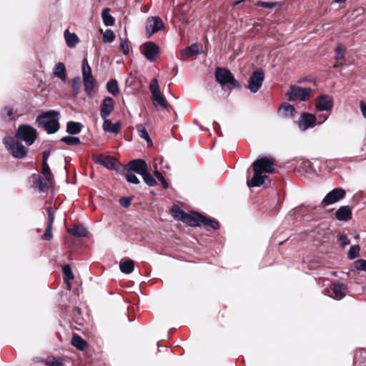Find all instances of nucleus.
Wrapping results in <instances>:
<instances>
[{"instance_id":"79ce46f5","label":"nucleus","mask_w":366,"mask_h":366,"mask_svg":"<svg viewBox=\"0 0 366 366\" xmlns=\"http://www.w3.org/2000/svg\"><path fill=\"white\" fill-rule=\"evenodd\" d=\"M115 39L114 33L111 29H107L103 35V41L107 43H112Z\"/></svg>"},{"instance_id":"9b49d317","label":"nucleus","mask_w":366,"mask_h":366,"mask_svg":"<svg viewBox=\"0 0 366 366\" xmlns=\"http://www.w3.org/2000/svg\"><path fill=\"white\" fill-rule=\"evenodd\" d=\"M142 54L148 61L153 62L159 54V47L152 41H147L142 46Z\"/></svg>"},{"instance_id":"f704fd0d","label":"nucleus","mask_w":366,"mask_h":366,"mask_svg":"<svg viewBox=\"0 0 366 366\" xmlns=\"http://www.w3.org/2000/svg\"><path fill=\"white\" fill-rule=\"evenodd\" d=\"M144 182L149 187H154L157 184L156 179L147 171V169L141 175Z\"/></svg>"},{"instance_id":"c756f323","label":"nucleus","mask_w":366,"mask_h":366,"mask_svg":"<svg viewBox=\"0 0 366 366\" xmlns=\"http://www.w3.org/2000/svg\"><path fill=\"white\" fill-rule=\"evenodd\" d=\"M136 129L137 130L139 136L147 142L148 146H152V139H150L149 135L145 127L142 124H139L136 126Z\"/></svg>"},{"instance_id":"4be33fe9","label":"nucleus","mask_w":366,"mask_h":366,"mask_svg":"<svg viewBox=\"0 0 366 366\" xmlns=\"http://www.w3.org/2000/svg\"><path fill=\"white\" fill-rule=\"evenodd\" d=\"M102 127L106 132L118 134L120 132L121 124L119 122L113 124L110 120L106 119L104 120Z\"/></svg>"},{"instance_id":"0e129e2a","label":"nucleus","mask_w":366,"mask_h":366,"mask_svg":"<svg viewBox=\"0 0 366 366\" xmlns=\"http://www.w3.org/2000/svg\"><path fill=\"white\" fill-rule=\"evenodd\" d=\"M76 312H78V314H81V310H80V308L76 307Z\"/></svg>"},{"instance_id":"680f3d73","label":"nucleus","mask_w":366,"mask_h":366,"mask_svg":"<svg viewBox=\"0 0 366 366\" xmlns=\"http://www.w3.org/2000/svg\"><path fill=\"white\" fill-rule=\"evenodd\" d=\"M243 0H238V1H236L233 3V5L235 6H237L239 5L241 2H242Z\"/></svg>"},{"instance_id":"0eeeda50","label":"nucleus","mask_w":366,"mask_h":366,"mask_svg":"<svg viewBox=\"0 0 366 366\" xmlns=\"http://www.w3.org/2000/svg\"><path fill=\"white\" fill-rule=\"evenodd\" d=\"M264 79V72L262 69L253 71L249 78L247 89L251 93H257L261 88Z\"/></svg>"},{"instance_id":"603ef678","label":"nucleus","mask_w":366,"mask_h":366,"mask_svg":"<svg viewBox=\"0 0 366 366\" xmlns=\"http://www.w3.org/2000/svg\"><path fill=\"white\" fill-rule=\"evenodd\" d=\"M81 86V79L76 76L72 79L71 87L74 91H78Z\"/></svg>"},{"instance_id":"393cba45","label":"nucleus","mask_w":366,"mask_h":366,"mask_svg":"<svg viewBox=\"0 0 366 366\" xmlns=\"http://www.w3.org/2000/svg\"><path fill=\"white\" fill-rule=\"evenodd\" d=\"M64 38L66 45L70 48L74 47L79 42L77 35L74 33H70L68 30L64 31Z\"/></svg>"},{"instance_id":"7ed1b4c3","label":"nucleus","mask_w":366,"mask_h":366,"mask_svg":"<svg viewBox=\"0 0 366 366\" xmlns=\"http://www.w3.org/2000/svg\"><path fill=\"white\" fill-rule=\"evenodd\" d=\"M4 143L11 154L17 159H22L26 156L27 149L14 137L7 136L4 138Z\"/></svg>"},{"instance_id":"412c9836","label":"nucleus","mask_w":366,"mask_h":366,"mask_svg":"<svg viewBox=\"0 0 366 366\" xmlns=\"http://www.w3.org/2000/svg\"><path fill=\"white\" fill-rule=\"evenodd\" d=\"M32 179L35 188L41 192H46L49 188V183L47 181L44 182L42 178L36 174L32 175Z\"/></svg>"},{"instance_id":"473e14b6","label":"nucleus","mask_w":366,"mask_h":366,"mask_svg":"<svg viewBox=\"0 0 366 366\" xmlns=\"http://www.w3.org/2000/svg\"><path fill=\"white\" fill-rule=\"evenodd\" d=\"M85 92L90 95L94 89V79L93 76L83 78Z\"/></svg>"},{"instance_id":"e2e57ef3","label":"nucleus","mask_w":366,"mask_h":366,"mask_svg":"<svg viewBox=\"0 0 366 366\" xmlns=\"http://www.w3.org/2000/svg\"><path fill=\"white\" fill-rule=\"evenodd\" d=\"M346 0H334V2H335V3H342V2H344Z\"/></svg>"},{"instance_id":"3c124183","label":"nucleus","mask_w":366,"mask_h":366,"mask_svg":"<svg viewBox=\"0 0 366 366\" xmlns=\"http://www.w3.org/2000/svg\"><path fill=\"white\" fill-rule=\"evenodd\" d=\"M13 114V110L9 107H5L1 112V117L6 119H11Z\"/></svg>"},{"instance_id":"ea45409f","label":"nucleus","mask_w":366,"mask_h":366,"mask_svg":"<svg viewBox=\"0 0 366 366\" xmlns=\"http://www.w3.org/2000/svg\"><path fill=\"white\" fill-rule=\"evenodd\" d=\"M149 91L152 93V96H154V95H156L157 94L161 93L160 89H159V86L158 80L156 78H154L151 81V83L149 84Z\"/></svg>"},{"instance_id":"5fc2aeb1","label":"nucleus","mask_w":366,"mask_h":366,"mask_svg":"<svg viewBox=\"0 0 366 366\" xmlns=\"http://www.w3.org/2000/svg\"><path fill=\"white\" fill-rule=\"evenodd\" d=\"M131 201L132 199L129 197H122L119 199V203L123 207L127 208L130 205Z\"/></svg>"},{"instance_id":"4c0bfd02","label":"nucleus","mask_w":366,"mask_h":366,"mask_svg":"<svg viewBox=\"0 0 366 366\" xmlns=\"http://www.w3.org/2000/svg\"><path fill=\"white\" fill-rule=\"evenodd\" d=\"M61 142L66 144L67 145H77L81 143L80 139L76 137L66 136L60 139Z\"/></svg>"},{"instance_id":"9d476101","label":"nucleus","mask_w":366,"mask_h":366,"mask_svg":"<svg viewBox=\"0 0 366 366\" xmlns=\"http://www.w3.org/2000/svg\"><path fill=\"white\" fill-rule=\"evenodd\" d=\"M346 192L342 188H335L328 192L322 199V204L324 206L332 204L343 199Z\"/></svg>"},{"instance_id":"052dcab7","label":"nucleus","mask_w":366,"mask_h":366,"mask_svg":"<svg viewBox=\"0 0 366 366\" xmlns=\"http://www.w3.org/2000/svg\"><path fill=\"white\" fill-rule=\"evenodd\" d=\"M302 164H303L304 167L309 168V167H310L311 163L309 160H304V161H302Z\"/></svg>"},{"instance_id":"39448f33","label":"nucleus","mask_w":366,"mask_h":366,"mask_svg":"<svg viewBox=\"0 0 366 366\" xmlns=\"http://www.w3.org/2000/svg\"><path fill=\"white\" fill-rule=\"evenodd\" d=\"M14 137L31 145L36 139V130L30 125L22 124L18 127Z\"/></svg>"},{"instance_id":"c9c22d12","label":"nucleus","mask_w":366,"mask_h":366,"mask_svg":"<svg viewBox=\"0 0 366 366\" xmlns=\"http://www.w3.org/2000/svg\"><path fill=\"white\" fill-rule=\"evenodd\" d=\"M81 70L83 78L92 77V69L87 61V59L84 58L81 62Z\"/></svg>"},{"instance_id":"6ab92c4d","label":"nucleus","mask_w":366,"mask_h":366,"mask_svg":"<svg viewBox=\"0 0 366 366\" xmlns=\"http://www.w3.org/2000/svg\"><path fill=\"white\" fill-rule=\"evenodd\" d=\"M114 108V99L110 97H107L104 99L102 104V109L100 110L101 117L106 120L107 117L111 114Z\"/></svg>"},{"instance_id":"f8f14e48","label":"nucleus","mask_w":366,"mask_h":366,"mask_svg":"<svg viewBox=\"0 0 366 366\" xmlns=\"http://www.w3.org/2000/svg\"><path fill=\"white\" fill-rule=\"evenodd\" d=\"M164 29V26L163 21L159 17H150L147 20L146 31L149 37L156 32Z\"/></svg>"},{"instance_id":"a878e982","label":"nucleus","mask_w":366,"mask_h":366,"mask_svg":"<svg viewBox=\"0 0 366 366\" xmlns=\"http://www.w3.org/2000/svg\"><path fill=\"white\" fill-rule=\"evenodd\" d=\"M152 100L153 104L156 107H160L163 109H166L168 107L167 102L164 97L161 94V93L157 94L154 96H152Z\"/></svg>"},{"instance_id":"f3484780","label":"nucleus","mask_w":366,"mask_h":366,"mask_svg":"<svg viewBox=\"0 0 366 366\" xmlns=\"http://www.w3.org/2000/svg\"><path fill=\"white\" fill-rule=\"evenodd\" d=\"M194 222H196L198 224L192 225V227H200L204 225L209 226L214 229H218L219 228V222L214 219L208 218L198 212L194 213Z\"/></svg>"},{"instance_id":"37998d69","label":"nucleus","mask_w":366,"mask_h":366,"mask_svg":"<svg viewBox=\"0 0 366 366\" xmlns=\"http://www.w3.org/2000/svg\"><path fill=\"white\" fill-rule=\"evenodd\" d=\"M120 50L125 55H127L129 53V47L128 45L127 39L126 38L120 39Z\"/></svg>"},{"instance_id":"c03bdc74","label":"nucleus","mask_w":366,"mask_h":366,"mask_svg":"<svg viewBox=\"0 0 366 366\" xmlns=\"http://www.w3.org/2000/svg\"><path fill=\"white\" fill-rule=\"evenodd\" d=\"M354 267L357 270L366 272V260L359 259L354 262Z\"/></svg>"},{"instance_id":"aec40b11","label":"nucleus","mask_w":366,"mask_h":366,"mask_svg":"<svg viewBox=\"0 0 366 366\" xmlns=\"http://www.w3.org/2000/svg\"><path fill=\"white\" fill-rule=\"evenodd\" d=\"M335 217L339 221H347L352 217V211L348 206L340 207L335 212Z\"/></svg>"},{"instance_id":"bb28decb","label":"nucleus","mask_w":366,"mask_h":366,"mask_svg":"<svg viewBox=\"0 0 366 366\" xmlns=\"http://www.w3.org/2000/svg\"><path fill=\"white\" fill-rule=\"evenodd\" d=\"M119 268L122 273L130 274L134 271V262L132 259H127L119 264Z\"/></svg>"},{"instance_id":"b1692460","label":"nucleus","mask_w":366,"mask_h":366,"mask_svg":"<svg viewBox=\"0 0 366 366\" xmlns=\"http://www.w3.org/2000/svg\"><path fill=\"white\" fill-rule=\"evenodd\" d=\"M54 74L64 82H66V67L62 62L56 64L54 69Z\"/></svg>"},{"instance_id":"c85d7f7f","label":"nucleus","mask_w":366,"mask_h":366,"mask_svg":"<svg viewBox=\"0 0 366 366\" xmlns=\"http://www.w3.org/2000/svg\"><path fill=\"white\" fill-rule=\"evenodd\" d=\"M102 18L106 26H112L115 23L114 18L109 14V9L105 8L102 10Z\"/></svg>"},{"instance_id":"cd10ccee","label":"nucleus","mask_w":366,"mask_h":366,"mask_svg":"<svg viewBox=\"0 0 366 366\" xmlns=\"http://www.w3.org/2000/svg\"><path fill=\"white\" fill-rule=\"evenodd\" d=\"M279 113H281L284 117H292L295 113V109L290 104L284 103L280 107Z\"/></svg>"},{"instance_id":"1a4fd4ad","label":"nucleus","mask_w":366,"mask_h":366,"mask_svg":"<svg viewBox=\"0 0 366 366\" xmlns=\"http://www.w3.org/2000/svg\"><path fill=\"white\" fill-rule=\"evenodd\" d=\"M172 213L173 217L178 220H181L183 222L187 224L189 226L192 227V225L198 224L196 222H194V213L196 212H192L190 214H187L183 210H182L177 206H173L172 208Z\"/></svg>"},{"instance_id":"a211bd4d","label":"nucleus","mask_w":366,"mask_h":366,"mask_svg":"<svg viewBox=\"0 0 366 366\" xmlns=\"http://www.w3.org/2000/svg\"><path fill=\"white\" fill-rule=\"evenodd\" d=\"M47 214H48V222L46 227V229L44 231V234L42 235V239L44 240L49 241L52 239L53 234H52V225L54 222L55 214H54V209L49 207L47 209Z\"/></svg>"},{"instance_id":"423d86ee","label":"nucleus","mask_w":366,"mask_h":366,"mask_svg":"<svg viewBox=\"0 0 366 366\" xmlns=\"http://www.w3.org/2000/svg\"><path fill=\"white\" fill-rule=\"evenodd\" d=\"M312 89L309 87L303 88L298 86H292L287 92L290 101H305L310 94Z\"/></svg>"},{"instance_id":"f257e3e1","label":"nucleus","mask_w":366,"mask_h":366,"mask_svg":"<svg viewBox=\"0 0 366 366\" xmlns=\"http://www.w3.org/2000/svg\"><path fill=\"white\" fill-rule=\"evenodd\" d=\"M274 159L271 156L258 157L253 163L254 174L247 184L249 187H257L264 184L269 177L263 173H273L274 172Z\"/></svg>"},{"instance_id":"f03ea898","label":"nucleus","mask_w":366,"mask_h":366,"mask_svg":"<svg viewBox=\"0 0 366 366\" xmlns=\"http://www.w3.org/2000/svg\"><path fill=\"white\" fill-rule=\"evenodd\" d=\"M59 112L49 110L39 114L36 122L39 127L44 128L48 134H51L59 129Z\"/></svg>"},{"instance_id":"e433bc0d","label":"nucleus","mask_w":366,"mask_h":366,"mask_svg":"<svg viewBox=\"0 0 366 366\" xmlns=\"http://www.w3.org/2000/svg\"><path fill=\"white\" fill-rule=\"evenodd\" d=\"M41 174L48 182H50L53 179V174L47 162H42Z\"/></svg>"},{"instance_id":"de8ad7c7","label":"nucleus","mask_w":366,"mask_h":366,"mask_svg":"<svg viewBox=\"0 0 366 366\" xmlns=\"http://www.w3.org/2000/svg\"><path fill=\"white\" fill-rule=\"evenodd\" d=\"M154 176L156 177V178L160 181L162 187L164 188V189H167L169 187V184L167 182V180L165 179V178L163 177V175L162 174L161 172H159V171L156 170L154 172Z\"/></svg>"},{"instance_id":"2f4dec72","label":"nucleus","mask_w":366,"mask_h":366,"mask_svg":"<svg viewBox=\"0 0 366 366\" xmlns=\"http://www.w3.org/2000/svg\"><path fill=\"white\" fill-rule=\"evenodd\" d=\"M107 89L108 92L114 96L119 93L118 81L116 79H111L107 83Z\"/></svg>"},{"instance_id":"49530a36","label":"nucleus","mask_w":366,"mask_h":366,"mask_svg":"<svg viewBox=\"0 0 366 366\" xmlns=\"http://www.w3.org/2000/svg\"><path fill=\"white\" fill-rule=\"evenodd\" d=\"M124 177L126 180L129 183L137 184L140 182L138 177L135 174L131 173L130 172H127L125 174Z\"/></svg>"},{"instance_id":"72a5a7b5","label":"nucleus","mask_w":366,"mask_h":366,"mask_svg":"<svg viewBox=\"0 0 366 366\" xmlns=\"http://www.w3.org/2000/svg\"><path fill=\"white\" fill-rule=\"evenodd\" d=\"M72 345L80 350H83L86 345V342L78 335H74L72 337Z\"/></svg>"},{"instance_id":"a18cd8bd","label":"nucleus","mask_w":366,"mask_h":366,"mask_svg":"<svg viewBox=\"0 0 366 366\" xmlns=\"http://www.w3.org/2000/svg\"><path fill=\"white\" fill-rule=\"evenodd\" d=\"M46 364L47 366H63V360L61 358L50 357Z\"/></svg>"},{"instance_id":"5701e85b","label":"nucleus","mask_w":366,"mask_h":366,"mask_svg":"<svg viewBox=\"0 0 366 366\" xmlns=\"http://www.w3.org/2000/svg\"><path fill=\"white\" fill-rule=\"evenodd\" d=\"M83 125L80 122L69 121L66 124V132L75 135L81 132Z\"/></svg>"},{"instance_id":"4468645a","label":"nucleus","mask_w":366,"mask_h":366,"mask_svg":"<svg viewBox=\"0 0 366 366\" xmlns=\"http://www.w3.org/2000/svg\"><path fill=\"white\" fill-rule=\"evenodd\" d=\"M124 169L142 175L147 169V164L144 159H137L129 162Z\"/></svg>"},{"instance_id":"864d4df0","label":"nucleus","mask_w":366,"mask_h":366,"mask_svg":"<svg viewBox=\"0 0 366 366\" xmlns=\"http://www.w3.org/2000/svg\"><path fill=\"white\" fill-rule=\"evenodd\" d=\"M339 241L340 242L341 247H345L346 245L350 243V239L344 234H340L339 236Z\"/></svg>"},{"instance_id":"6e6d98bb","label":"nucleus","mask_w":366,"mask_h":366,"mask_svg":"<svg viewBox=\"0 0 366 366\" xmlns=\"http://www.w3.org/2000/svg\"><path fill=\"white\" fill-rule=\"evenodd\" d=\"M335 58L337 59H343L345 58L344 51L340 46L335 49Z\"/></svg>"},{"instance_id":"bf43d9fd","label":"nucleus","mask_w":366,"mask_h":366,"mask_svg":"<svg viewBox=\"0 0 366 366\" xmlns=\"http://www.w3.org/2000/svg\"><path fill=\"white\" fill-rule=\"evenodd\" d=\"M50 155V150H45L43 153V161L42 162H47L48 158Z\"/></svg>"},{"instance_id":"4d7b16f0","label":"nucleus","mask_w":366,"mask_h":366,"mask_svg":"<svg viewBox=\"0 0 366 366\" xmlns=\"http://www.w3.org/2000/svg\"><path fill=\"white\" fill-rule=\"evenodd\" d=\"M328 117H329L328 114H321L318 115L317 117H316L317 119L319 120L318 124H322L328 119Z\"/></svg>"},{"instance_id":"7c9ffc66","label":"nucleus","mask_w":366,"mask_h":366,"mask_svg":"<svg viewBox=\"0 0 366 366\" xmlns=\"http://www.w3.org/2000/svg\"><path fill=\"white\" fill-rule=\"evenodd\" d=\"M200 53L199 46L197 44H193L187 47L182 51V54L186 56H193Z\"/></svg>"},{"instance_id":"dca6fc26","label":"nucleus","mask_w":366,"mask_h":366,"mask_svg":"<svg viewBox=\"0 0 366 366\" xmlns=\"http://www.w3.org/2000/svg\"><path fill=\"white\" fill-rule=\"evenodd\" d=\"M317 118L315 114L304 112L302 114L298 122V127L300 130L306 131L310 128H313L316 125Z\"/></svg>"},{"instance_id":"13d9d810","label":"nucleus","mask_w":366,"mask_h":366,"mask_svg":"<svg viewBox=\"0 0 366 366\" xmlns=\"http://www.w3.org/2000/svg\"><path fill=\"white\" fill-rule=\"evenodd\" d=\"M360 107L362 116L366 118V102L361 101L360 102Z\"/></svg>"},{"instance_id":"09e8293b","label":"nucleus","mask_w":366,"mask_h":366,"mask_svg":"<svg viewBox=\"0 0 366 366\" xmlns=\"http://www.w3.org/2000/svg\"><path fill=\"white\" fill-rule=\"evenodd\" d=\"M63 274L65 277H66L68 280H73L74 279V274L72 273L71 267L69 264H66L63 267Z\"/></svg>"},{"instance_id":"8fccbe9b","label":"nucleus","mask_w":366,"mask_h":366,"mask_svg":"<svg viewBox=\"0 0 366 366\" xmlns=\"http://www.w3.org/2000/svg\"><path fill=\"white\" fill-rule=\"evenodd\" d=\"M256 5L259 7H262L265 9H272L277 5V2H266V1H258Z\"/></svg>"},{"instance_id":"ddd939ff","label":"nucleus","mask_w":366,"mask_h":366,"mask_svg":"<svg viewBox=\"0 0 366 366\" xmlns=\"http://www.w3.org/2000/svg\"><path fill=\"white\" fill-rule=\"evenodd\" d=\"M334 105L333 98L328 94H321L317 97L315 107L318 111H330Z\"/></svg>"},{"instance_id":"20e7f679","label":"nucleus","mask_w":366,"mask_h":366,"mask_svg":"<svg viewBox=\"0 0 366 366\" xmlns=\"http://www.w3.org/2000/svg\"><path fill=\"white\" fill-rule=\"evenodd\" d=\"M215 77L219 84L222 86L227 85L229 89L240 87L233 74L226 68L217 67L215 69Z\"/></svg>"},{"instance_id":"a19ab883","label":"nucleus","mask_w":366,"mask_h":366,"mask_svg":"<svg viewBox=\"0 0 366 366\" xmlns=\"http://www.w3.org/2000/svg\"><path fill=\"white\" fill-rule=\"evenodd\" d=\"M70 232L76 237H85L86 235L87 231L82 226H76L72 229H71Z\"/></svg>"},{"instance_id":"6e6552de","label":"nucleus","mask_w":366,"mask_h":366,"mask_svg":"<svg viewBox=\"0 0 366 366\" xmlns=\"http://www.w3.org/2000/svg\"><path fill=\"white\" fill-rule=\"evenodd\" d=\"M347 291V285L336 281L331 285L330 290H325L323 293L334 300H340L346 296Z\"/></svg>"},{"instance_id":"2eb2a0df","label":"nucleus","mask_w":366,"mask_h":366,"mask_svg":"<svg viewBox=\"0 0 366 366\" xmlns=\"http://www.w3.org/2000/svg\"><path fill=\"white\" fill-rule=\"evenodd\" d=\"M96 164L104 166L109 169H116L117 167H122L118 160L112 157L98 155L93 157Z\"/></svg>"},{"instance_id":"58836bf2","label":"nucleus","mask_w":366,"mask_h":366,"mask_svg":"<svg viewBox=\"0 0 366 366\" xmlns=\"http://www.w3.org/2000/svg\"><path fill=\"white\" fill-rule=\"evenodd\" d=\"M360 248L357 244L351 246L347 252L348 259L352 260L357 257L360 254Z\"/></svg>"}]
</instances>
